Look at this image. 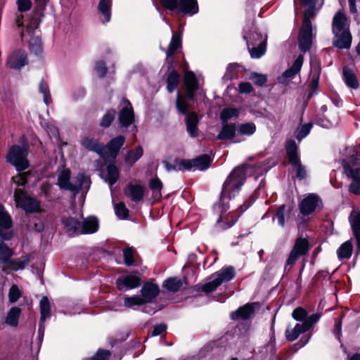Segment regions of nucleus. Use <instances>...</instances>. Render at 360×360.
Wrapping results in <instances>:
<instances>
[{
  "mask_svg": "<svg viewBox=\"0 0 360 360\" xmlns=\"http://www.w3.org/2000/svg\"><path fill=\"white\" fill-rule=\"evenodd\" d=\"M248 169V166L244 165L233 169L224 183L219 202L214 205L216 212H219L222 214L229 210V201L235 196L245 182Z\"/></svg>",
  "mask_w": 360,
  "mask_h": 360,
  "instance_id": "f257e3e1",
  "label": "nucleus"
},
{
  "mask_svg": "<svg viewBox=\"0 0 360 360\" xmlns=\"http://www.w3.org/2000/svg\"><path fill=\"white\" fill-rule=\"evenodd\" d=\"M342 165L346 176L352 180L349 188V192L360 195V159L354 148L348 147L345 150Z\"/></svg>",
  "mask_w": 360,
  "mask_h": 360,
  "instance_id": "f03ea898",
  "label": "nucleus"
},
{
  "mask_svg": "<svg viewBox=\"0 0 360 360\" xmlns=\"http://www.w3.org/2000/svg\"><path fill=\"white\" fill-rule=\"evenodd\" d=\"M63 224L70 236L94 233L99 227L98 219L94 216L82 219V221L68 217L63 219Z\"/></svg>",
  "mask_w": 360,
  "mask_h": 360,
  "instance_id": "7ed1b4c3",
  "label": "nucleus"
},
{
  "mask_svg": "<svg viewBox=\"0 0 360 360\" xmlns=\"http://www.w3.org/2000/svg\"><path fill=\"white\" fill-rule=\"evenodd\" d=\"M39 15L41 14H34L29 22H26L20 34L22 41H27L30 51L37 56L41 54L43 51L41 38L37 34V30L40 22Z\"/></svg>",
  "mask_w": 360,
  "mask_h": 360,
  "instance_id": "20e7f679",
  "label": "nucleus"
},
{
  "mask_svg": "<svg viewBox=\"0 0 360 360\" xmlns=\"http://www.w3.org/2000/svg\"><path fill=\"white\" fill-rule=\"evenodd\" d=\"M176 107L179 112L186 115V130L191 137H196L198 136L199 130L198 125L199 123V118L195 112L188 113L189 105L186 98L181 96L178 92L176 100Z\"/></svg>",
  "mask_w": 360,
  "mask_h": 360,
  "instance_id": "39448f33",
  "label": "nucleus"
},
{
  "mask_svg": "<svg viewBox=\"0 0 360 360\" xmlns=\"http://www.w3.org/2000/svg\"><path fill=\"white\" fill-rule=\"evenodd\" d=\"M28 148L19 145L11 146L6 156V162L15 167L18 172L26 170L30 167L27 159Z\"/></svg>",
  "mask_w": 360,
  "mask_h": 360,
  "instance_id": "423d86ee",
  "label": "nucleus"
},
{
  "mask_svg": "<svg viewBox=\"0 0 360 360\" xmlns=\"http://www.w3.org/2000/svg\"><path fill=\"white\" fill-rule=\"evenodd\" d=\"M91 181L83 174H79L77 176V182L73 184L70 181V171L68 169H63L58 176L57 184L61 189L70 191L74 193H78L84 186L89 188Z\"/></svg>",
  "mask_w": 360,
  "mask_h": 360,
  "instance_id": "0eeeda50",
  "label": "nucleus"
},
{
  "mask_svg": "<svg viewBox=\"0 0 360 360\" xmlns=\"http://www.w3.org/2000/svg\"><path fill=\"white\" fill-rule=\"evenodd\" d=\"M235 275V269L233 266L224 267L213 274L210 278V281L202 285L201 290L206 293L212 292L223 283L232 280Z\"/></svg>",
  "mask_w": 360,
  "mask_h": 360,
  "instance_id": "6e6552de",
  "label": "nucleus"
},
{
  "mask_svg": "<svg viewBox=\"0 0 360 360\" xmlns=\"http://www.w3.org/2000/svg\"><path fill=\"white\" fill-rule=\"evenodd\" d=\"M285 148L289 162L295 172L296 178L300 180L305 179L307 176V169L301 163L298 155V146L295 141L292 139L288 140L285 143Z\"/></svg>",
  "mask_w": 360,
  "mask_h": 360,
  "instance_id": "1a4fd4ad",
  "label": "nucleus"
},
{
  "mask_svg": "<svg viewBox=\"0 0 360 360\" xmlns=\"http://www.w3.org/2000/svg\"><path fill=\"white\" fill-rule=\"evenodd\" d=\"M14 200L17 207H20L26 212L34 213L39 210L40 202L20 188L15 190Z\"/></svg>",
  "mask_w": 360,
  "mask_h": 360,
  "instance_id": "9d476101",
  "label": "nucleus"
},
{
  "mask_svg": "<svg viewBox=\"0 0 360 360\" xmlns=\"http://www.w3.org/2000/svg\"><path fill=\"white\" fill-rule=\"evenodd\" d=\"M312 43V25L308 13H305L302 28L298 37L299 49L303 53L309 51Z\"/></svg>",
  "mask_w": 360,
  "mask_h": 360,
  "instance_id": "9b49d317",
  "label": "nucleus"
},
{
  "mask_svg": "<svg viewBox=\"0 0 360 360\" xmlns=\"http://www.w3.org/2000/svg\"><path fill=\"white\" fill-rule=\"evenodd\" d=\"M140 292V296L144 304L146 305L149 304V305L153 306L156 297L160 293V288L158 285L153 281H148L143 285Z\"/></svg>",
  "mask_w": 360,
  "mask_h": 360,
  "instance_id": "f8f14e48",
  "label": "nucleus"
},
{
  "mask_svg": "<svg viewBox=\"0 0 360 360\" xmlns=\"http://www.w3.org/2000/svg\"><path fill=\"white\" fill-rule=\"evenodd\" d=\"M140 277L134 274L120 276L116 281L117 288L121 291H127L138 288L141 285Z\"/></svg>",
  "mask_w": 360,
  "mask_h": 360,
  "instance_id": "ddd939ff",
  "label": "nucleus"
},
{
  "mask_svg": "<svg viewBox=\"0 0 360 360\" xmlns=\"http://www.w3.org/2000/svg\"><path fill=\"white\" fill-rule=\"evenodd\" d=\"M11 227V217L6 211L4 206L0 204V238L1 239L8 240L12 238Z\"/></svg>",
  "mask_w": 360,
  "mask_h": 360,
  "instance_id": "4468645a",
  "label": "nucleus"
},
{
  "mask_svg": "<svg viewBox=\"0 0 360 360\" xmlns=\"http://www.w3.org/2000/svg\"><path fill=\"white\" fill-rule=\"evenodd\" d=\"M122 108L118 114V120L122 127H128L134 121V110L131 103L127 100L122 101Z\"/></svg>",
  "mask_w": 360,
  "mask_h": 360,
  "instance_id": "2eb2a0df",
  "label": "nucleus"
},
{
  "mask_svg": "<svg viewBox=\"0 0 360 360\" xmlns=\"http://www.w3.org/2000/svg\"><path fill=\"white\" fill-rule=\"evenodd\" d=\"M123 304L125 307L129 309H135L136 307L143 306L142 311L148 314H154L158 310L156 305L155 307L151 305H146L142 300L141 296L139 295H133V296H125L123 300Z\"/></svg>",
  "mask_w": 360,
  "mask_h": 360,
  "instance_id": "dca6fc26",
  "label": "nucleus"
},
{
  "mask_svg": "<svg viewBox=\"0 0 360 360\" xmlns=\"http://www.w3.org/2000/svg\"><path fill=\"white\" fill-rule=\"evenodd\" d=\"M320 202L321 199L317 195L310 193L301 201L300 211L302 215H309L316 210Z\"/></svg>",
  "mask_w": 360,
  "mask_h": 360,
  "instance_id": "f3484780",
  "label": "nucleus"
},
{
  "mask_svg": "<svg viewBox=\"0 0 360 360\" xmlns=\"http://www.w3.org/2000/svg\"><path fill=\"white\" fill-rule=\"evenodd\" d=\"M349 221L356 240L357 253L360 252V210L354 208L349 216Z\"/></svg>",
  "mask_w": 360,
  "mask_h": 360,
  "instance_id": "a211bd4d",
  "label": "nucleus"
},
{
  "mask_svg": "<svg viewBox=\"0 0 360 360\" xmlns=\"http://www.w3.org/2000/svg\"><path fill=\"white\" fill-rule=\"evenodd\" d=\"M27 63V53L22 50H16L11 53L7 58V65L15 70H20Z\"/></svg>",
  "mask_w": 360,
  "mask_h": 360,
  "instance_id": "6ab92c4d",
  "label": "nucleus"
},
{
  "mask_svg": "<svg viewBox=\"0 0 360 360\" xmlns=\"http://www.w3.org/2000/svg\"><path fill=\"white\" fill-rule=\"evenodd\" d=\"M81 144L86 150L96 153L103 158H106V147L97 139L85 136L82 139Z\"/></svg>",
  "mask_w": 360,
  "mask_h": 360,
  "instance_id": "aec40b11",
  "label": "nucleus"
},
{
  "mask_svg": "<svg viewBox=\"0 0 360 360\" xmlns=\"http://www.w3.org/2000/svg\"><path fill=\"white\" fill-rule=\"evenodd\" d=\"M184 82L188 99L194 101L195 91L198 89V82L194 72L192 71L186 72L184 77Z\"/></svg>",
  "mask_w": 360,
  "mask_h": 360,
  "instance_id": "412c9836",
  "label": "nucleus"
},
{
  "mask_svg": "<svg viewBox=\"0 0 360 360\" xmlns=\"http://www.w3.org/2000/svg\"><path fill=\"white\" fill-rule=\"evenodd\" d=\"M243 39L245 40L248 51L252 58H259L266 52V42L260 41L257 45H255L252 41V37L248 36V34H245Z\"/></svg>",
  "mask_w": 360,
  "mask_h": 360,
  "instance_id": "4be33fe9",
  "label": "nucleus"
},
{
  "mask_svg": "<svg viewBox=\"0 0 360 360\" xmlns=\"http://www.w3.org/2000/svg\"><path fill=\"white\" fill-rule=\"evenodd\" d=\"M255 304L256 303H248L239 307L237 310L231 313V319L233 321L249 319L255 312Z\"/></svg>",
  "mask_w": 360,
  "mask_h": 360,
  "instance_id": "5701e85b",
  "label": "nucleus"
},
{
  "mask_svg": "<svg viewBox=\"0 0 360 360\" xmlns=\"http://www.w3.org/2000/svg\"><path fill=\"white\" fill-rule=\"evenodd\" d=\"M303 64V56L299 55L292 65L284 71L281 77H278L280 83H285L288 79L293 78L301 70Z\"/></svg>",
  "mask_w": 360,
  "mask_h": 360,
  "instance_id": "b1692460",
  "label": "nucleus"
},
{
  "mask_svg": "<svg viewBox=\"0 0 360 360\" xmlns=\"http://www.w3.org/2000/svg\"><path fill=\"white\" fill-rule=\"evenodd\" d=\"M125 142L124 136L120 135L111 139L105 147H106V157L110 153V156L115 160L118 155L120 148Z\"/></svg>",
  "mask_w": 360,
  "mask_h": 360,
  "instance_id": "393cba45",
  "label": "nucleus"
},
{
  "mask_svg": "<svg viewBox=\"0 0 360 360\" xmlns=\"http://www.w3.org/2000/svg\"><path fill=\"white\" fill-rule=\"evenodd\" d=\"M198 4L197 0H179L178 12L192 16L198 13Z\"/></svg>",
  "mask_w": 360,
  "mask_h": 360,
  "instance_id": "a878e982",
  "label": "nucleus"
},
{
  "mask_svg": "<svg viewBox=\"0 0 360 360\" xmlns=\"http://www.w3.org/2000/svg\"><path fill=\"white\" fill-rule=\"evenodd\" d=\"M343 32H349L347 20L344 12L339 11L333 19V32L340 33Z\"/></svg>",
  "mask_w": 360,
  "mask_h": 360,
  "instance_id": "bb28decb",
  "label": "nucleus"
},
{
  "mask_svg": "<svg viewBox=\"0 0 360 360\" xmlns=\"http://www.w3.org/2000/svg\"><path fill=\"white\" fill-rule=\"evenodd\" d=\"M126 195L134 202H140L144 196V188L141 184H129L124 191Z\"/></svg>",
  "mask_w": 360,
  "mask_h": 360,
  "instance_id": "cd10ccee",
  "label": "nucleus"
},
{
  "mask_svg": "<svg viewBox=\"0 0 360 360\" xmlns=\"http://www.w3.org/2000/svg\"><path fill=\"white\" fill-rule=\"evenodd\" d=\"M333 34L335 38L333 42L334 46L340 49H347L350 47L352 36L349 32H343Z\"/></svg>",
  "mask_w": 360,
  "mask_h": 360,
  "instance_id": "c85d7f7f",
  "label": "nucleus"
},
{
  "mask_svg": "<svg viewBox=\"0 0 360 360\" xmlns=\"http://www.w3.org/2000/svg\"><path fill=\"white\" fill-rule=\"evenodd\" d=\"M320 74L321 67L319 65H317L316 67L311 68L310 80L309 82V88L311 90V92L309 94V98L311 97L314 94L317 93Z\"/></svg>",
  "mask_w": 360,
  "mask_h": 360,
  "instance_id": "c756f323",
  "label": "nucleus"
},
{
  "mask_svg": "<svg viewBox=\"0 0 360 360\" xmlns=\"http://www.w3.org/2000/svg\"><path fill=\"white\" fill-rule=\"evenodd\" d=\"M342 77L344 82L347 86L351 89H358L359 84L357 77L352 70L349 67H345L342 70Z\"/></svg>",
  "mask_w": 360,
  "mask_h": 360,
  "instance_id": "7c9ffc66",
  "label": "nucleus"
},
{
  "mask_svg": "<svg viewBox=\"0 0 360 360\" xmlns=\"http://www.w3.org/2000/svg\"><path fill=\"white\" fill-rule=\"evenodd\" d=\"M291 211L292 210L290 206L282 205L276 210L275 217L273 219L274 220V219L276 218L278 224L280 226L283 227L285 224V220L288 219L290 217Z\"/></svg>",
  "mask_w": 360,
  "mask_h": 360,
  "instance_id": "2f4dec72",
  "label": "nucleus"
},
{
  "mask_svg": "<svg viewBox=\"0 0 360 360\" xmlns=\"http://www.w3.org/2000/svg\"><path fill=\"white\" fill-rule=\"evenodd\" d=\"M236 134V124L223 123L222 128L217 135L219 140H229L234 137Z\"/></svg>",
  "mask_w": 360,
  "mask_h": 360,
  "instance_id": "473e14b6",
  "label": "nucleus"
},
{
  "mask_svg": "<svg viewBox=\"0 0 360 360\" xmlns=\"http://www.w3.org/2000/svg\"><path fill=\"white\" fill-rule=\"evenodd\" d=\"M112 0H100L98 10L103 16V22H108L111 18Z\"/></svg>",
  "mask_w": 360,
  "mask_h": 360,
  "instance_id": "72a5a7b5",
  "label": "nucleus"
},
{
  "mask_svg": "<svg viewBox=\"0 0 360 360\" xmlns=\"http://www.w3.org/2000/svg\"><path fill=\"white\" fill-rule=\"evenodd\" d=\"M353 252V244L352 240L343 243L337 250V254L340 260L347 259L350 258Z\"/></svg>",
  "mask_w": 360,
  "mask_h": 360,
  "instance_id": "f704fd0d",
  "label": "nucleus"
},
{
  "mask_svg": "<svg viewBox=\"0 0 360 360\" xmlns=\"http://www.w3.org/2000/svg\"><path fill=\"white\" fill-rule=\"evenodd\" d=\"M143 150L141 146L136 147L134 150H129L124 158L125 162L131 167L143 155Z\"/></svg>",
  "mask_w": 360,
  "mask_h": 360,
  "instance_id": "c9c22d12",
  "label": "nucleus"
},
{
  "mask_svg": "<svg viewBox=\"0 0 360 360\" xmlns=\"http://www.w3.org/2000/svg\"><path fill=\"white\" fill-rule=\"evenodd\" d=\"M21 309L18 307H13L8 311L5 319V323L11 327H16L18 325V320Z\"/></svg>",
  "mask_w": 360,
  "mask_h": 360,
  "instance_id": "e433bc0d",
  "label": "nucleus"
},
{
  "mask_svg": "<svg viewBox=\"0 0 360 360\" xmlns=\"http://www.w3.org/2000/svg\"><path fill=\"white\" fill-rule=\"evenodd\" d=\"M245 33L248 34V36L252 37V41L255 43V45H257L260 41L266 42V36L264 37L262 34L259 33L257 27L253 23H252L250 26H246L244 28L243 35Z\"/></svg>",
  "mask_w": 360,
  "mask_h": 360,
  "instance_id": "4c0bfd02",
  "label": "nucleus"
},
{
  "mask_svg": "<svg viewBox=\"0 0 360 360\" xmlns=\"http://www.w3.org/2000/svg\"><path fill=\"white\" fill-rule=\"evenodd\" d=\"M30 261V255H26L16 259H10L8 264L12 270L18 271L24 269L29 264Z\"/></svg>",
  "mask_w": 360,
  "mask_h": 360,
  "instance_id": "58836bf2",
  "label": "nucleus"
},
{
  "mask_svg": "<svg viewBox=\"0 0 360 360\" xmlns=\"http://www.w3.org/2000/svg\"><path fill=\"white\" fill-rule=\"evenodd\" d=\"M163 184L158 177L153 178L149 181V188L153 192V198L155 200H159L162 197L161 190Z\"/></svg>",
  "mask_w": 360,
  "mask_h": 360,
  "instance_id": "ea45409f",
  "label": "nucleus"
},
{
  "mask_svg": "<svg viewBox=\"0 0 360 360\" xmlns=\"http://www.w3.org/2000/svg\"><path fill=\"white\" fill-rule=\"evenodd\" d=\"M180 75L175 69L168 75L167 78V89L169 93H172L178 86Z\"/></svg>",
  "mask_w": 360,
  "mask_h": 360,
  "instance_id": "a19ab883",
  "label": "nucleus"
},
{
  "mask_svg": "<svg viewBox=\"0 0 360 360\" xmlns=\"http://www.w3.org/2000/svg\"><path fill=\"white\" fill-rule=\"evenodd\" d=\"M305 327L306 326H304L303 323H297L293 329H287L285 331L286 339L291 342L295 340L300 334L307 331Z\"/></svg>",
  "mask_w": 360,
  "mask_h": 360,
  "instance_id": "79ce46f5",
  "label": "nucleus"
},
{
  "mask_svg": "<svg viewBox=\"0 0 360 360\" xmlns=\"http://www.w3.org/2000/svg\"><path fill=\"white\" fill-rule=\"evenodd\" d=\"M40 306V320L45 321L47 319L51 317V306L49 298L46 296H44L39 302Z\"/></svg>",
  "mask_w": 360,
  "mask_h": 360,
  "instance_id": "37998d69",
  "label": "nucleus"
},
{
  "mask_svg": "<svg viewBox=\"0 0 360 360\" xmlns=\"http://www.w3.org/2000/svg\"><path fill=\"white\" fill-rule=\"evenodd\" d=\"M194 160L195 169L200 171H205L207 169L212 161L210 156L207 154L201 155L194 158Z\"/></svg>",
  "mask_w": 360,
  "mask_h": 360,
  "instance_id": "c03bdc74",
  "label": "nucleus"
},
{
  "mask_svg": "<svg viewBox=\"0 0 360 360\" xmlns=\"http://www.w3.org/2000/svg\"><path fill=\"white\" fill-rule=\"evenodd\" d=\"M13 255V251L3 241L0 240V263L7 264Z\"/></svg>",
  "mask_w": 360,
  "mask_h": 360,
  "instance_id": "a18cd8bd",
  "label": "nucleus"
},
{
  "mask_svg": "<svg viewBox=\"0 0 360 360\" xmlns=\"http://www.w3.org/2000/svg\"><path fill=\"white\" fill-rule=\"evenodd\" d=\"M240 114V109L234 108H225L220 114V119L223 123H228V121L233 117H237Z\"/></svg>",
  "mask_w": 360,
  "mask_h": 360,
  "instance_id": "49530a36",
  "label": "nucleus"
},
{
  "mask_svg": "<svg viewBox=\"0 0 360 360\" xmlns=\"http://www.w3.org/2000/svg\"><path fill=\"white\" fill-rule=\"evenodd\" d=\"M162 286L167 290L175 292L181 288L182 282L177 278H169L164 281Z\"/></svg>",
  "mask_w": 360,
  "mask_h": 360,
  "instance_id": "de8ad7c7",
  "label": "nucleus"
},
{
  "mask_svg": "<svg viewBox=\"0 0 360 360\" xmlns=\"http://www.w3.org/2000/svg\"><path fill=\"white\" fill-rule=\"evenodd\" d=\"M116 114L117 112L115 109H110L107 110L100 121V126L103 128L109 127L114 121Z\"/></svg>",
  "mask_w": 360,
  "mask_h": 360,
  "instance_id": "09e8293b",
  "label": "nucleus"
},
{
  "mask_svg": "<svg viewBox=\"0 0 360 360\" xmlns=\"http://www.w3.org/2000/svg\"><path fill=\"white\" fill-rule=\"evenodd\" d=\"M181 47V34H173L171 41L169 44L166 52L169 54H174V52Z\"/></svg>",
  "mask_w": 360,
  "mask_h": 360,
  "instance_id": "8fccbe9b",
  "label": "nucleus"
},
{
  "mask_svg": "<svg viewBox=\"0 0 360 360\" xmlns=\"http://www.w3.org/2000/svg\"><path fill=\"white\" fill-rule=\"evenodd\" d=\"M108 181L110 186H113L119 179V170L114 165H109L107 167Z\"/></svg>",
  "mask_w": 360,
  "mask_h": 360,
  "instance_id": "3c124183",
  "label": "nucleus"
},
{
  "mask_svg": "<svg viewBox=\"0 0 360 360\" xmlns=\"http://www.w3.org/2000/svg\"><path fill=\"white\" fill-rule=\"evenodd\" d=\"M256 131V125L253 122H246L238 125V131L241 135L251 136Z\"/></svg>",
  "mask_w": 360,
  "mask_h": 360,
  "instance_id": "603ef678",
  "label": "nucleus"
},
{
  "mask_svg": "<svg viewBox=\"0 0 360 360\" xmlns=\"http://www.w3.org/2000/svg\"><path fill=\"white\" fill-rule=\"evenodd\" d=\"M293 249L302 255H304L309 250V243L306 238H298L295 243Z\"/></svg>",
  "mask_w": 360,
  "mask_h": 360,
  "instance_id": "864d4df0",
  "label": "nucleus"
},
{
  "mask_svg": "<svg viewBox=\"0 0 360 360\" xmlns=\"http://www.w3.org/2000/svg\"><path fill=\"white\" fill-rule=\"evenodd\" d=\"M312 126L313 125L311 123H307L297 129L295 136L299 142H300L309 134Z\"/></svg>",
  "mask_w": 360,
  "mask_h": 360,
  "instance_id": "5fc2aeb1",
  "label": "nucleus"
},
{
  "mask_svg": "<svg viewBox=\"0 0 360 360\" xmlns=\"http://www.w3.org/2000/svg\"><path fill=\"white\" fill-rule=\"evenodd\" d=\"M39 91L43 95V100L46 105L51 103V97L49 86L44 81H41L39 86Z\"/></svg>",
  "mask_w": 360,
  "mask_h": 360,
  "instance_id": "6e6d98bb",
  "label": "nucleus"
},
{
  "mask_svg": "<svg viewBox=\"0 0 360 360\" xmlns=\"http://www.w3.org/2000/svg\"><path fill=\"white\" fill-rule=\"evenodd\" d=\"M321 314L320 313H315L309 316H307L306 319L303 321V325L306 326L305 328L308 331L316 323L321 319Z\"/></svg>",
  "mask_w": 360,
  "mask_h": 360,
  "instance_id": "4d7b16f0",
  "label": "nucleus"
},
{
  "mask_svg": "<svg viewBox=\"0 0 360 360\" xmlns=\"http://www.w3.org/2000/svg\"><path fill=\"white\" fill-rule=\"evenodd\" d=\"M115 214L119 219H127L129 214V210L123 202H119L115 205Z\"/></svg>",
  "mask_w": 360,
  "mask_h": 360,
  "instance_id": "13d9d810",
  "label": "nucleus"
},
{
  "mask_svg": "<svg viewBox=\"0 0 360 360\" xmlns=\"http://www.w3.org/2000/svg\"><path fill=\"white\" fill-rule=\"evenodd\" d=\"M123 256L125 265L131 266L134 265V249L132 248H127L123 250Z\"/></svg>",
  "mask_w": 360,
  "mask_h": 360,
  "instance_id": "bf43d9fd",
  "label": "nucleus"
},
{
  "mask_svg": "<svg viewBox=\"0 0 360 360\" xmlns=\"http://www.w3.org/2000/svg\"><path fill=\"white\" fill-rule=\"evenodd\" d=\"M292 318L297 321H304L307 316V311L304 308L299 307L295 308L292 313Z\"/></svg>",
  "mask_w": 360,
  "mask_h": 360,
  "instance_id": "052dcab7",
  "label": "nucleus"
},
{
  "mask_svg": "<svg viewBox=\"0 0 360 360\" xmlns=\"http://www.w3.org/2000/svg\"><path fill=\"white\" fill-rule=\"evenodd\" d=\"M111 356L109 350L99 349L96 353L91 357V360H108Z\"/></svg>",
  "mask_w": 360,
  "mask_h": 360,
  "instance_id": "680f3d73",
  "label": "nucleus"
},
{
  "mask_svg": "<svg viewBox=\"0 0 360 360\" xmlns=\"http://www.w3.org/2000/svg\"><path fill=\"white\" fill-rule=\"evenodd\" d=\"M179 161V166L181 167V171L184 170H191V169H196L195 166V160L194 159L192 160H178Z\"/></svg>",
  "mask_w": 360,
  "mask_h": 360,
  "instance_id": "e2e57ef3",
  "label": "nucleus"
},
{
  "mask_svg": "<svg viewBox=\"0 0 360 360\" xmlns=\"http://www.w3.org/2000/svg\"><path fill=\"white\" fill-rule=\"evenodd\" d=\"M162 6L170 11H178V0H160Z\"/></svg>",
  "mask_w": 360,
  "mask_h": 360,
  "instance_id": "0e129e2a",
  "label": "nucleus"
},
{
  "mask_svg": "<svg viewBox=\"0 0 360 360\" xmlns=\"http://www.w3.org/2000/svg\"><path fill=\"white\" fill-rule=\"evenodd\" d=\"M21 296V292L16 285H13L8 293V297L11 302H15Z\"/></svg>",
  "mask_w": 360,
  "mask_h": 360,
  "instance_id": "69168bd1",
  "label": "nucleus"
},
{
  "mask_svg": "<svg viewBox=\"0 0 360 360\" xmlns=\"http://www.w3.org/2000/svg\"><path fill=\"white\" fill-rule=\"evenodd\" d=\"M250 79L255 82V84L260 86H264L267 81L266 75L255 72L251 74Z\"/></svg>",
  "mask_w": 360,
  "mask_h": 360,
  "instance_id": "338daca9",
  "label": "nucleus"
},
{
  "mask_svg": "<svg viewBox=\"0 0 360 360\" xmlns=\"http://www.w3.org/2000/svg\"><path fill=\"white\" fill-rule=\"evenodd\" d=\"M95 70L97 72V74L98 75L99 77H104L107 72V68L105 65V63L101 60L96 63L95 65Z\"/></svg>",
  "mask_w": 360,
  "mask_h": 360,
  "instance_id": "774afa93",
  "label": "nucleus"
}]
</instances>
